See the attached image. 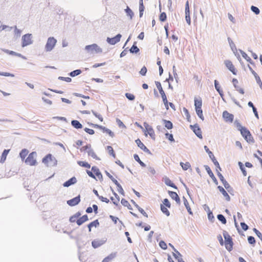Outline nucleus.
Returning a JSON list of instances; mask_svg holds the SVG:
<instances>
[{
  "instance_id": "1",
  "label": "nucleus",
  "mask_w": 262,
  "mask_h": 262,
  "mask_svg": "<svg viewBox=\"0 0 262 262\" xmlns=\"http://www.w3.org/2000/svg\"><path fill=\"white\" fill-rule=\"evenodd\" d=\"M42 162L47 166L54 167L57 165V160L51 154H48L42 159Z\"/></svg>"
},
{
  "instance_id": "2",
  "label": "nucleus",
  "mask_w": 262,
  "mask_h": 262,
  "mask_svg": "<svg viewBox=\"0 0 262 262\" xmlns=\"http://www.w3.org/2000/svg\"><path fill=\"white\" fill-rule=\"evenodd\" d=\"M223 234L225 238L224 244L226 249L230 252L233 249V242L232 238L226 231H224Z\"/></svg>"
},
{
  "instance_id": "3",
  "label": "nucleus",
  "mask_w": 262,
  "mask_h": 262,
  "mask_svg": "<svg viewBox=\"0 0 262 262\" xmlns=\"http://www.w3.org/2000/svg\"><path fill=\"white\" fill-rule=\"evenodd\" d=\"M241 134L244 139L248 143H254V140L252 137L250 132L246 127L245 128H242L241 130Z\"/></svg>"
},
{
  "instance_id": "4",
  "label": "nucleus",
  "mask_w": 262,
  "mask_h": 262,
  "mask_svg": "<svg viewBox=\"0 0 262 262\" xmlns=\"http://www.w3.org/2000/svg\"><path fill=\"white\" fill-rule=\"evenodd\" d=\"M85 50L91 54L100 53L102 52V49L96 43L87 45L85 47Z\"/></svg>"
},
{
  "instance_id": "5",
  "label": "nucleus",
  "mask_w": 262,
  "mask_h": 262,
  "mask_svg": "<svg viewBox=\"0 0 262 262\" xmlns=\"http://www.w3.org/2000/svg\"><path fill=\"white\" fill-rule=\"evenodd\" d=\"M32 34L27 33L24 35L21 38V47H25L33 43Z\"/></svg>"
},
{
  "instance_id": "6",
  "label": "nucleus",
  "mask_w": 262,
  "mask_h": 262,
  "mask_svg": "<svg viewBox=\"0 0 262 262\" xmlns=\"http://www.w3.org/2000/svg\"><path fill=\"white\" fill-rule=\"evenodd\" d=\"M56 42L57 40L54 37H49L45 45V51L46 52L51 51L55 46Z\"/></svg>"
},
{
  "instance_id": "7",
  "label": "nucleus",
  "mask_w": 262,
  "mask_h": 262,
  "mask_svg": "<svg viewBox=\"0 0 262 262\" xmlns=\"http://www.w3.org/2000/svg\"><path fill=\"white\" fill-rule=\"evenodd\" d=\"M37 156V154L35 151H32L28 156L25 160V163L30 166H34L37 164V161L35 158Z\"/></svg>"
},
{
  "instance_id": "8",
  "label": "nucleus",
  "mask_w": 262,
  "mask_h": 262,
  "mask_svg": "<svg viewBox=\"0 0 262 262\" xmlns=\"http://www.w3.org/2000/svg\"><path fill=\"white\" fill-rule=\"evenodd\" d=\"M204 149H205V151H206V152H207L208 154L209 158L212 160V162L213 163V164L215 166L216 169H217L218 170L221 171L222 169H221V167L220 166L219 163L216 160V159H215V157L214 156L213 153L209 150V149L208 148V147L206 145L204 146Z\"/></svg>"
},
{
  "instance_id": "9",
  "label": "nucleus",
  "mask_w": 262,
  "mask_h": 262,
  "mask_svg": "<svg viewBox=\"0 0 262 262\" xmlns=\"http://www.w3.org/2000/svg\"><path fill=\"white\" fill-rule=\"evenodd\" d=\"M217 172V175L219 177L220 180L222 182L224 186L225 189L227 190V191L230 192V189H232V188L230 186L229 184L227 182V181L224 179L223 176L221 172H220L219 170L216 169Z\"/></svg>"
},
{
  "instance_id": "10",
  "label": "nucleus",
  "mask_w": 262,
  "mask_h": 262,
  "mask_svg": "<svg viewBox=\"0 0 262 262\" xmlns=\"http://www.w3.org/2000/svg\"><path fill=\"white\" fill-rule=\"evenodd\" d=\"M190 128L199 139H202L203 138L201 129L197 123L194 125H190Z\"/></svg>"
},
{
  "instance_id": "11",
  "label": "nucleus",
  "mask_w": 262,
  "mask_h": 262,
  "mask_svg": "<svg viewBox=\"0 0 262 262\" xmlns=\"http://www.w3.org/2000/svg\"><path fill=\"white\" fill-rule=\"evenodd\" d=\"M121 37L122 35L121 34H118L113 37H107L106 41L111 45H114L120 41Z\"/></svg>"
},
{
  "instance_id": "12",
  "label": "nucleus",
  "mask_w": 262,
  "mask_h": 262,
  "mask_svg": "<svg viewBox=\"0 0 262 262\" xmlns=\"http://www.w3.org/2000/svg\"><path fill=\"white\" fill-rule=\"evenodd\" d=\"M223 118L227 122L232 123L234 120V115L229 113L228 111H225L223 113Z\"/></svg>"
},
{
  "instance_id": "13",
  "label": "nucleus",
  "mask_w": 262,
  "mask_h": 262,
  "mask_svg": "<svg viewBox=\"0 0 262 262\" xmlns=\"http://www.w3.org/2000/svg\"><path fill=\"white\" fill-rule=\"evenodd\" d=\"M80 202V195H78L77 196L68 200L67 203L70 206H75L78 205Z\"/></svg>"
},
{
  "instance_id": "14",
  "label": "nucleus",
  "mask_w": 262,
  "mask_h": 262,
  "mask_svg": "<svg viewBox=\"0 0 262 262\" xmlns=\"http://www.w3.org/2000/svg\"><path fill=\"white\" fill-rule=\"evenodd\" d=\"M106 242V239H96L92 242V246L94 248L96 249L103 245Z\"/></svg>"
},
{
  "instance_id": "15",
  "label": "nucleus",
  "mask_w": 262,
  "mask_h": 262,
  "mask_svg": "<svg viewBox=\"0 0 262 262\" xmlns=\"http://www.w3.org/2000/svg\"><path fill=\"white\" fill-rule=\"evenodd\" d=\"M135 142L136 143L137 146L142 150H143L145 152L151 155V153L150 151L145 146V145L141 142V141L139 139H137L135 140Z\"/></svg>"
},
{
  "instance_id": "16",
  "label": "nucleus",
  "mask_w": 262,
  "mask_h": 262,
  "mask_svg": "<svg viewBox=\"0 0 262 262\" xmlns=\"http://www.w3.org/2000/svg\"><path fill=\"white\" fill-rule=\"evenodd\" d=\"M144 126L150 137L152 139H155V132L152 127L146 122L144 123Z\"/></svg>"
},
{
  "instance_id": "17",
  "label": "nucleus",
  "mask_w": 262,
  "mask_h": 262,
  "mask_svg": "<svg viewBox=\"0 0 262 262\" xmlns=\"http://www.w3.org/2000/svg\"><path fill=\"white\" fill-rule=\"evenodd\" d=\"M204 167L205 168V170H206L207 172L209 174V176L211 177L213 182L215 183V185L218 184V182L216 178L215 177L213 173L212 172L210 168L208 165H204Z\"/></svg>"
},
{
  "instance_id": "18",
  "label": "nucleus",
  "mask_w": 262,
  "mask_h": 262,
  "mask_svg": "<svg viewBox=\"0 0 262 262\" xmlns=\"http://www.w3.org/2000/svg\"><path fill=\"white\" fill-rule=\"evenodd\" d=\"M225 64L228 70L230 71L233 75H236V71L231 61L228 60H225Z\"/></svg>"
},
{
  "instance_id": "19",
  "label": "nucleus",
  "mask_w": 262,
  "mask_h": 262,
  "mask_svg": "<svg viewBox=\"0 0 262 262\" xmlns=\"http://www.w3.org/2000/svg\"><path fill=\"white\" fill-rule=\"evenodd\" d=\"M168 193L171 199L174 200L178 204L180 205L181 204L180 197L177 192L169 190Z\"/></svg>"
},
{
  "instance_id": "20",
  "label": "nucleus",
  "mask_w": 262,
  "mask_h": 262,
  "mask_svg": "<svg viewBox=\"0 0 262 262\" xmlns=\"http://www.w3.org/2000/svg\"><path fill=\"white\" fill-rule=\"evenodd\" d=\"M77 179L75 177H73L70 178L68 181H66L62 184L63 186L64 187H68L72 185H74L77 183Z\"/></svg>"
},
{
  "instance_id": "21",
  "label": "nucleus",
  "mask_w": 262,
  "mask_h": 262,
  "mask_svg": "<svg viewBox=\"0 0 262 262\" xmlns=\"http://www.w3.org/2000/svg\"><path fill=\"white\" fill-rule=\"evenodd\" d=\"M155 84L156 85L157 89H158V90L159 91L160 94L161 95L162 100L167 98V97L166 96V94H165L164 91L163 90V88L162 87L161 83L159 81H155Z\"/></svg>"
},
{
  "instance_id": "22",
  "label": "nucleus",
  "mask_w": 262,
  "mask_h": 262,
  "mask_svg": "<svg viewBox=\"0 0 262 262\" xmlns=\"http://www.w3.org/2000/svg\"><path fill=\"white\" fill-rule=\"evenodd\" d=\"M238 82V81L237 79L233 78L232 79V83L235 90L237 91H238L239 93L244 94L245 93L244 90L242 88H241L238 85H237Z\"/></svg>"
},
{
  "instance_id": "23",
  "label": "nucleus",
  "mask_w": 262,
  "mask_h": 262,
  "mask_svg": "<svg viewBox=\"0 0 262 262\" xmlns=\"http://www.w3.org/2000/svg\"><path fill=\"white\" fill-rule=\"evenodd\" d=\"M217 189L219 190V191L222 193V194L224 195V196L225 198V199L227 201H230V197L227 192V191L225 190V189L221 186H217Z\"/></svg>"
},
{
  "instance_id": "24",
  "label": "nucleus",
  "mask_w": 262,
  "mask_h": 262,
  "mask_svg": "<svg viewBox=\"0 0 262 262\" xmlns=\"http://www.w3.org/2000/svg\"><path fill=\"white\" fill-rule=\"evenodd\" d=\"M92 171L95 173V175L99 178V180H102V175L98 167L96 166H92Z\"/></svg>"
},
{
  "instance_id": "25",
  "label": "nucleus",
  "mask_w": 262,
  "mask_h": 262,
  "mask_svg": "<svg viewBox=\"0 0 262 262\" xmlns=\"http://www.w3.org/2000/svg\"><path fill=\"white\" fill-rule=\"evenodd\" d=\"M88 220V216L86 214H85L78 219L76 221V223L78 226H80Z\"/></svg>"
},
{
  "instance_id": "26",
  "label": "nucleus",
  "mask_w": 262,
  "mask_h": 262,
  "mask_svg": "<svg viewBox=\"0 0 262 262\" xmlns=\"http://www.w3.org/2000/svg\"><path fill=\"white\" fill-rule=\"evenodd\" d=\"M71 125L74 128L77 129H81L83 127L82 124L79 121L76 120H72Z\"/></svg>"
},
{
  "instance_id": "27",
  "label": "nucleus",
  "mask_w": 262,
  "mask_h": 262,
  "mask_svg": "<svg viewBox=\"0 0 262 262\" xmlns=\"http://www.w3.org/2000/svg\"><path fill=\"white\" fill-rule=\"evenodd\" d=\"M131 202L134 205V206L137 208L139 211L145 217H147L148 215L145 212V211L141 208L133 200H131Z\"/></svg>"
},
{
  "instance_id": "28",
  "label": "nucleus",
  "mask_w": 262,
  "mask_h": 262,
  "mask_svg": "<svg viewBox=\"0 0 262 262\" xmlns=\"http://www.w3.org/2000/svg\"><path fill=\"white\" fill-rule=\"evenodd\" d=\"M165 184L175 189H178L177 186L167 177H166L164 179Z\"/></svg>"
},
{
  "instance_id": "29",
  "label": "nucleus",
  "mask_w": 262,
  "mask_h": 262,
  "mask_svg": "<svg viewBox=\"0 0 262 262\" xmlns=\"http://www.w3.org/2000/svg\"><path fill=\"white\" fill-rule=\"evenodd\" d=\"M136 42H134L132 47L129 50V52L132 54H137L139 52L140 50L139 48L136 45Z\"/></svg>"
},
{
  "instance_id": "30",
  "label": "nucleus",
  "mask_w": 262,
  "mask_h": 262,
  "mask_svg": "<svg viewBox=\"0 0 262 262\" xmlns=\"http://www.w3.org/2000/svg\"><path fill=\"white\" fill-rule=\"evenodd\" d=\"M99 226V222L98 220H95L94 221L91 222L88 225V227L89 228V231H91L92 227H97Z\"/></svg>"
},
{
  "instance_id": "31",
  "label": "nucleus",
  "mask_w": 262,
  "mask_h": 262,
  "mask_svg": "<svg viewBox=\"0 0 262 262\" xmlns=\"http://www.w3.org/2000/svg\"><path fill=\"white\" fill-rule=\"evenodd\" d=\"M162 122L164 123V126L168 129H171L173 128V124L170 121L162 119Z\"/></svg>"
},
{
  "instance_id": "32",
  "label": "nucleus",
  "mask_w": 262,
  "mask_h": 262,
  "mask_svg": "<svg viewBox=\"0 0 262 262\" xmlns=\"http://www.w3.org/2000/svg\"><path fill=\"white\" fill-rule=\"evenodd\" d=\"M88 155L89 156L92 157L93 159H96L97 160H100V159L96 155L95 153L94 150L91 147V148L87 151Z\"/></svg>"
},
{
  "instance_id": "33",
  "label": "nucleus",
  "mask_w": 262,
  "mask_h": 262,
  "mask_svg": "<svg viewBox=\"0 0 262 262\" xmlns=\"http://www.w3.org/2000/svg\"><path fill=\"white\" fill-rule=\"evenodd\" d=\"M116 256V253H112L109 255L105 257L102 262H110Z\"/></svg>"
},
{
  "instance_id": "34",
  "label": "nucleus",
  "mask_w": 262,
  "mask_h": 262,
  "mask_svg": "<svg viewBox=\"0 0 262 262\" xmlns=\"http://www.w3.org/2000/svg\"><path fill=\"white\" fill-rule=\"evenodd\" d=\"M202 99L200 98L199 99H197L196 98H194V106L195 109H200L202 108Z\"/></svg>"
},
{
  "instance_id": "35",
  "label": "nucleus",
  "mask_w": 262,
  "mask_h": 262,
  "mask_svg": "<svg viewBox=\"0 0 262 262\" xmlns=\"http://www.w3.org/2000/svg\"><path fill=\"white\" fill-rule=\"evenodd\" d=\"M10 151V149H4V151L2 152L1 158L0 160V162L4 163L6 159L7 156L8 155L9 152Z\"/></svg>"
},
{
  "instance_id": "36",
  "label": "nucleus",
  "mask_w": 262,
  "mask_h": 262,
  "mask_svg": "<svg viewBox=\"0 0 262 262\" xmlns=\"http://www.w3.org/2000/svg\"><path fill=\"white\" fill-rule=\"evenodd\" d=\"M144 6L143 5V0H139V17H142L144 11Z\"/></svg>"
},
{
  "instance_id": "37",
  "label": "nucleus",
  "mask_w": 262,
  "mask_h": 262,
  "mask_svg": "<svg viewBox=\"0 0 262 262\" xmlns=\"http://www.w3.org/2000/svg\"><path fill=\"white\" fill-rule=\"evenodd\" d=\"M28 150L25 148L23 149L20 151V152H19V156L22 160H24L25 159L26 157L28 154Z\"/></svg>"
},
{
  "instance_id": "38",
  "label": "nucleus",
  "mask_w": 262,
  "mask_h": 262,
  "mask_svg": "<svg viewBox=\"0 0 262 262\" xmlns=\"http://www.w3.org/2000/svg\"><path fill=\"white\" fill-rule=\"evenodd\" d=\"M82 71L80 69H77L71 72L68 75L72 77H74L80 75Z\"/></svg>"
},
{
  "instance_id": "39",
  "label": "nucleus",
  "mask_w": 262,
  "mask_h": 262,
  "mask_svg": "<svg viewBox=\"0 0 262 262\" xmlns=\"http://www.w3.org/2000/svg\"><path fill=\"white\" fill-rule=\"evenodd\" d=\"M81 212L79 211L76 212L75 214L70 217L69 221L71 223H74L76 222V219L78 218L81 215Z\"/></svg>"
},
{
  "instance_id": "40",
  "label": "nucleus",
  "mask_w": 262,
  "mask_h": 262,
  "mask_svg": "<svg viewBox=\"0 0 262 262\" xmlns=\"http://www.w3.org/2000/svg\"><path fill=\"white\" fill-rule=\"evenodd\" d=\"M228 41L229 42L231 49L235 53V52L237 51V49L235 44L230 37H228Z\"/></svg>"
},
{
  "instance_id": "41",
  "label": "nucleus",
  "mask_w": 262,
  "mask_h": 262,
  "mask_svg": "<svg viewBox=\"0 0 262 262\" xmlns=\"http://www.w3.org/2000/svg\"><path fill=\"white\" fill-rule=\"evenodd\" d=\"M134 158L142 167H146V164L140 160L137 154H135L134 155Z\"/></svg>"
},
{
  "instance_id": "42",
  "label": "nucleus",
  "mask_w": 262,
  "mask_h": 262,
  "mask_svg": "<svg viewBox=\"0 0 262 262\" xmlns=\"http://www.w3.org/2000/svg\"><path fill=\"white\" fill-rule=\"evenodd\" d=\"M126 15L129 17L130 19H132L134 15L133 11L129 8L128 6H127L126 8L124 10Z\"/></svg>"
},
{
  "instance_id": "43",
  "label": "nucleus",
  "mask_w": 262,
  "mask_h": 262,
  "mask_svg": "<svg viewBox=\"0 0 262 262\" xmlns=\"http://www.w3.org/2000/svg\"><path fill=\"white\" fill-rule=\"evenodd\" d=\"M77 164L83 167H85L87 168H90L91 167V165L89 163L85 161H77Z\"/></svg>"
},
{
  "instance_id": "44",
  "label": "nucleus",
  "mask_w": 262,
  "mask_h": 262,
  "mask_svg": "<svg viewBox=\"0 0 262 262\" xmlns=\"http://www.w3.org/2000/svg\"><path fill=\"white\" fill-rule=\"evenodd\" d=\"M121 203L123 206L127 207L129 210H133V208L129 204L128 202L125 199H122V200H121Z\"/></svg>"
},
{
  "instance_id": "45",
  "label": "nucleus",
  "mask_w": 262,
  "mask_h": 262,
  "mask_svg": "<svg viewBox=\"0 0 262 262\" xmlns=\"http://www.w3.org/2000/svg\"><path fill=\"white\" fill-rule=\"evenodd\" d=\"M14 28V37L16 38H19L21 34V30L17 29V26H15Z\"/></svg>"
},
{
  "instance_id": "46",
  "label": "nucleus",
  "mask_w": 262,
  "mask_h": 262,
  "mask_svg": "<svg viewBox=\"0 0 262 262\" xmlns=\"http://www.w3.org/2000/svg\"><path fill=\"white\" fill-rule=\"evenodd\" d=\"M180 165L184 170H187L191 166L190 164L188 162H186L185 163L181 162Z\"/></svg>"
},
{
  "instance_id": "47",
  "label": "nucleus",
  "mask_w": 262,
  "mask_h": 262,
  "mask_svg": "<svg viewBox=\"0 0 262 262\" xmlns=\"http://www.w3.org/2000/svg\"><path fill=\"white\" fill-rule=\"evenodd\" d=\"M160 209L161 211L165 214L166 216H168L170 215V212L167 209L166 207H165L163 205L161 204Z\"/></svg>"
},
{
  "instance_id": "48",
  "label": "nucleus",
  "mask_w": 262,
  "mask_h": 262,
  "mask_svg": "<svg viewBox=\"0 0 262 262\" xmlns=\"http://www.w3.org/2000/svg\"><path fill=\"white\" fill-rule=\"evenodd\" d=\"M217 219L220 221L223 224H226L227 220L225 217L222 214H219L217 215Z\"/></svg>"
},
{
  "instance_id": "49",
  "label": "nucleus",
  "mask_w": 262,
  "mask_h": 262,
  "mask_svg": "<svg viewBox=\"0 0 262 262\" xmlns=\"http://www.w3.org/2000/svg\"><path fill=\"white\" fill-rule=\"evenodd\" d=\"M238 165L240 169L242 171V173L244 176H247V171L246 170L244 166V164L241 162H238Z\"/></svg>"
},
{
  "instance_id": "50",
  "label": "nucleus",
  "mask_w": 262,
  "mask_h": 262,
  "mask_svg": "<svg viewBox=\"0 0 262 262\" xmlns=\"http://www.w3.org/2000/svg\"><path fill=\"white\" fill-rule=\"evenodd\" d=\"M196 113L198 117L202 120L203 121L204 120V117L203 116V111L202 108L200 109H195Z\"/></svg>"
},
{
  "instance_id": "51",
  "label": "nucleus",
  "mask_w": 262,
  "mask_h": 262,
  "mask_svg": "<svg viewBox=\"0 0 262 262\" xmlns=\"http://www.w3.org/2000/svg\"><path fill=\"white\" fill-rule=\"evenodd\" d=\"M12 27H9L5 25H2L0 26V31L6 30L7 31H10L12 29Z\"/></svg>"
},
{
  "instance_id": "52",
  "label": "nucleus",
  "mask_w": 262,
  "mask_h": 262,
  "mask_svg": "<svg viewBox=\"0 0 262 262\" xmlns=\"http://www.w3.org/2000/svg\"><path fill=\"white\" fill-rule=\"evenodd\" d=\"M147 169H148V171L150 173L149 174V175L150 176H155L156 174V171L155 168L153 167H151V166L149 165V166H147Z\"/></svg>"
},
{
  "instance_id": "53",
  "label": "nucleus",
  "mask_w": 262,
  "mask_h": 262,
  "mask_svg": "<svg viewBox=\"0 0 262 262\" xmlns=\"http://www.w3.org/2000/svg\"><path fill=\"white\" fill-rule=\"evenodd\" d=\"M239 52H241L243 57L244 59H245L248 62H250V61H251V59L247 55V54L245 52L241 50H239Z\"/></svg>"
},
{
  "instance_id": "54",
  "label": "nucleus",
  "mask_w": 262,
  "mask_h": 262,
  "mask_svg": "<svg viewBox=\"0 0 262 262\" xmlns=\"http://www.w3.org/2000/svg\"><path fill=\"white\" fill-rule=\"evenodd\" d=\"M167 19V15L165 12H161L159 16V19L161 21L164 22Z\"/></svg>"
},
{
  "instance_id": "55",
  "label": "nucleus",
  "mask_w": 262,
  "mask_h": 262,
  "mask_svg": "<svg viewBox=\"0 0 262 262\" xmlns=\"http://www.w3.org/2000/svg\"><path fill=\"white\" fill-rule=\"evenodd\" d=\"M184 206H185L189 214L192 215L193 213L191 211V208L189 205V203L188 201H185V203L184 204Z\"/></svg>"
},
{
  "instance_id": "56",
  "label": "nucleus",
  "mask_w": 262,
  "mask_h": 262,
  "mask_svg": "<svg viewBox=\"0 0 262 262\" xmlns=\"http://www.w3.org/2000/svg\"><path fill=\"white\" fill-rule=\"evenodd\" d=\"M165 135L166 138L170 142L175 141L172 134H169L168 132H167L166 133H165Z\"/></svg>"
},
{
  "instance_id": "57",
  "label": "nucleus",
  "mask_w": 262,
  "mask_h": 262,
  "mask_svg": "<svg viewBox=\"0 0 262 262\" xmlns=\"http://www.w3.org/2000/svg\"><path fill=\"white\" fill-rule=\"evenodd\" d=\"M251 10L256 15L259 14L260 13V10L259 8L254 6H251Z\"/></svg>"
},
{
  "instance_id": "58",
  "label": "nucleus",
  "mask_w": 262,
  "mask_h": 262,
  "mask_svg": "<svg viewBox=\"0 0 262 262\" xmlns=\"http://www.w3.org/2000/svg\"><path fill=\"white\" fill-rule=\"evenodd\" d=\"M163 204L165 207L170 208L171 207V204L168 199H164L163 201Z\"/></svg>"
},
{
  "instance_id": "59",
  "label": "nucleus",
  "mask_w": 262,
  "mask_h": 262,
  "mask_svg": "<svg viewBox=\"0 0 262 262\" xmlns=\"http://www.w3.org/2000/svg\"><path fill=\"white\" fill-rule=\"evenodd\" d=\"M107 149L108 150L109 154L113 157L115 158L116 155L113 147L111 146H107Z\"/></svg>"
},
{
  "instance_id": "60",
  "label": "nucleus",
  "mask_w": 262,
  "mask_h": 262,
  "mask_svg": "<svg viewBox=\"0 0 262 262\" xmlns=\"http://www.w3.org/2000/svg\"><path fill=\"white\" fill-rule=\"evenodd\" d=\"M214 87L217 92H220L222 91L221 86H220L219 82L217 80H215L214 81Z\"/></svg>"
},
{
  "instance_id": "61",
  "label": "nucleus",
  "mask_w": 262,
  "mask_h": 262,
  "mask_svg": "<svg viewBox=\"0 0 262 262\" xmlns=\"http://www.w3.org/2000/svg\"><path fill=\"white\" fill-rule=\"evenodd\" d=\"M183 111L185 114V115L186 117V119L188 122H190V115L189 114L188 110L185 107H183Z\"/></svg>"
},
{
  "instance_id": "62",
  "label": "nucleus",
  "mask_w": 262,
  "mask_h": 262,
  "mask_svg": "<svg viewBox=\"0 0 262 262\" xmlns=\"http://www.w3.org/2000/svg\"><path fill=\"white\" fill-rule=\"evenodd\" d=\"M103 133H107V134L109 135L110 136H111L112 138H113L115 136L114 133L111 130L106 127L104 128Z\"/></svg>"
},
{
  "instance_id": "63",
  "label": "nucleus",
  "mask_w": 262,
  "mask_h": 262,
  "mask_svg": "<svg viewBox=\"0 0 262 262\" xmlns=\"http://www.w3.org/2000/svg\"><path fill=\"white\" fill-rule=\"evenodd\" d=\"M116 123L118 126L120 128H125L126 126L123 124V123L118 118L116 119Z\"/></svg>"
},
{
  "instance_id": "64",
  "label": "nucleus",
  "mask_w": 262,
  "mask_h": 262,
  "mask_svg": "<svg viewBox=\"0 0 262 262\" xmlns=\"http://www.w3.org/2000/svg\"><path fill=\"white\" fill-rule=\"evenodd\" d=\"M125 96L130 101L134 100L135 99V96L130 93H125Z\"/></svg>"
}]
</instances>
